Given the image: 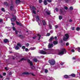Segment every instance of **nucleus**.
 <instances>
[{"label":"nucleus","instance_id":"nucleus-1","mask_svg":"<svg viewBox=\"0 0 80 80\" xmlns=\"http://www.w3.org/2000/svg\"><path fill=\"white\" fill-rule=\"evenodd\" d=\"M67 53V51L65 48H63L62 51H59V52L58 53V55H63L64 54H66Z\"/></svg>","mask_w":80,"mask_h":80},{"label":"nucleus","instance_id":"nucleus-2","mask_svg":"<svg viewBox=\"0 0 80 80\" xmlns=\"http://www.w3.org/2000/svg\"><path fill=\"white\" fill-rule=\"evenodd\" d=\"M48 62L51 65H54L55 64V60L54 59L49 60Z\"/></svg>","mask_w":80,"mask_h":80},{"label":"nucleus","instance_id":"nucleus-3","mask_svg":"<svg viewBox=\"0 0 80 80\" xmlns=\"http://www.w3.org/2000/svg\"><path fill=\"white\" fill-rule=\"evenodd\" d=\"M12 17L13 18H12L11 19V22H15L17 20V17H16L15 16H14L13 15L12 16Z\"/></svg>","mask_w":80,"mask_h":80},{"label":"nucleus","instance_id":"nucleus-4","mask_svg":"<svg viewBox=\"0 0 80 80\" xmlns=\"http://www.w3.org/2000/svg\"><path fill=\"white\" fill-rule=\"evenodd\" d=\"M22 74V75H31V74L32 75V76H35V75H34L32 73V72H29V73L28 72H23Z\"/></svg>","mask_w":80,"mask_h":80},{"label":"nucleus","instance_id":"nucleus-5","mask_svg":"<svg viewBox=\"0 0 80 80\" xmlns=\"http://www.w3.org/2000/svg\"><path fill=\"white\" fill-rule=\"evenodd\" d=\"M22 47V45L20 44V43H18L17 46L15 47V49L16 50H19V47Z\"/></svg>","mask_w":80,"mask_h":80},{"label":"nucleus","instance_id":"nucleus-6","mask_svg":"<svg viewBox=\"0 0 80 80\" xmlns=\"http://www.w3.org/2000/svg\"><path fill=\"white\" fill-rule=\"evenodd\" d=\"M27 62L29 63L30 66H33V63L30 60V59H28L27 60Z\"/></svg>","mask_w":80,"mask_h":80},{"label":"nucleus","instance_id":"nucleus-7","mask_svg":"<svg viewBox=\"0 0 80 80\" xmlns=\"http://www.w3.org/2000/svg\"><path fill=\"white\" fill-rule=\"evenodd\" d=\"M18 37L19 38H21V39H23V38H25V37L23 36V35H22L20 34L18 35Z\"/></svg>","mask_w":80,"mask_h":80},{"label":"nucleus","instance_id":"nucleus-8","mask_svg":"<svg viewBox=\"0 0 80 80\" xmlns=\"http://www.w3.org/2000/svg\"><path fill=\"white\" fill-rule=\"evenodd\" d=\"M40 53H41V54H42L43 55H45L47 54V52L43 50H42L40 51Z\"/></svg>","mask_w":80,"mask_h":80},{"label":"nucleus","instance_id":"nucleus-9","mask_svg":"<svg viewBox=\"0 0 80 80\" xmlns=\"http://www.w3.org/2000/svg\"><path fill=\"white\" fill-rule=\"evenodd\" d=\"M53 47V44H50V43H49L48 45V48H52Z\"/></svg>","mask_w":80,"mask_h":80},{"label":"nucleus","instance_id":"nucleus-10","mask_svg":"<svg viewBox=\"0 0 80 80\" xmlns=\"http://www.w3.org/2000/svg\"><path fill=\"white\" fill-rule=\"evenodd\" d=\"M16 23L17 25H19V26H22V24L21 23H20L19 22L16 21Z\"/></svg>","mask_w":80,"mask_h":80},{"label":"nucleus","instance_id":"nucleus-11","mask_svg":"<svg viewBox=\"0 0 80 80\" xmlns=\"http://www.w3.org/2000/svg\"><path fill=\"white\" fill-rule=\"evenodd\" d=\"M4 43H8L9 42V40L7 39H5L3 40Z\"/></svg>","mask_w":80,"mask_h":80},{"label":"nucleus","instance_id":"nucleus-12","mask_svg":"<svg viewBox=\"0 0 80 80\" xmlns=\"http://www.w3.org/2000/svg\"><path fill=\"white\" fill-rule=\"evenodd\" d=\"M54 37L53 36H52L50 37V39H49V40L50 42H52V41L54 39Z\"/></svg>","mask_w":80,"mask_h":80},{"label":"nucleus","instance_id":"nucleus-13","mask_svg":"<svg viewBox=\"0 0 80 80\" xmlns=\"http://www.w3.org/2000/svg\"><path fill=\"white\" fill-rule=\"evenodd\" d=\"M68 39V38L64 37L63 38V40L65 42H67Z\"/></svg>","mask_w":80,"mask_h":80},{"label":"nucleus","instance_id":"nucleus-14","mask_svg":"<svg viewBox=\"0 0 80 80\" xmlns=\"http://www.w3.org/2000/svg\"><path fill=\"white\" fill-rule=\"evenodd\" d=\"M10 9L11 11H12L13 9H14V6H11L10 7Z\"/></svg>","mask_w":80,"mask_h":80},{"label":"nucleus","instance_id":"nucleus-15","mask_svg":"<svg viewBox=\"0 0 80 80\" xmlns=\"http://www.w3.org/2000/svg\"><path fill=\"white\" fill-rule=\"evenodd\" d=\"M44 4L45 5H47V4H48V2H47V0H44Z\"/></svg>","mask_w":80,"mask_h":80},{"label":"nucleus","instance_id":"nucleus-16","mask_svg":"<svg viewBox=\"0 0 80 80\" xmlns=\"http://www.w3.org/2000/svg\"><path fill=\"white\" fill-rule=\"evenodd\" d=\"M36 18L37 22H38V21H39V20H40V18H39V16H36Z\"/></svg>","mask_w":80,"mask_h":80},{"label":"nucleus","instance_id":"nucleus-17","mask_svg":"<svg viewBox=\"0 0 80 80\" xmlns=\"http://www.w3.org/2000/svg\"><path fill=\"white\" fill-rule=\"evenodd\" d=\"M63 10H64V9L63 8L60 9V11L61 14H63Z\"/></svg>","mask_w":80,"mask_h":80},{"label":"nucleus","instance_id":"nucleus-18","mask_svg":"<svg viewBox=\"0 0 80 80\" xmlns=\"http://www.w3.org/2000/svg\"><path fill=\"white\" fill-rule=\"evenodd\" d=\"M53 43L54 45H57V44H58V42L57 41H54Z\"/></svg>","mask_w":80,"mask_h":80},{"label":"nucleus","instance_id":"nucleus-19","mask_svg":"<svg viewBox=\"0 0 80 80\" xmlns=\"http://www.w3.org/2000/svg\"><path fill=\"white\" fill-rule=\"evenodd\" d=\"M65 36L66 38H69V35H68V33L65 34Z\"/></svg>","mask_w":80,"mask_h":80},{"label":"nucleus","instance_id":"nucleus-20","mask_svg":"<svg viewBox=\"0 0 80 80\" xmlns=\"http://www.w3.org/2000/svg\"><path fill=\"white\" fill-rule=\"evenodd\" d=\"M42 22L43 23V25H46L47 23H46V21H45L43 20Z\"/></svg>","mask_w":80,"mask_h":80},{"label":"nucleus","instance_id":"nucleus-21","mask_svg":"<svg viewBox=\"0 0 80 80\" xmlns=\"http://www.w3.org/2000/svg\"><path fill=\"white\" fill-rule=\"evenodd\" d=\"M38 36L39 37H38L39 38L38 39V40H40V38H41V35L39 34H38Z\"/></svg>","mask_w":80,"mask_h":80},{"label":"nucleus","instance_id":"nucleus-22","mask_svg":"<svg viewBox=\"0 0 80 80\" xmlns=\"http://www.w3.org/2000/svg\"><path fill=\"white\" fill-rule=\"evenodd\" d=\"M33 60L34 62H37L38 61V60L36 58H34Z\"/></svg>","mask_w":80,"mask_h":80},{"label":"nucleus","instance_id":"nucleus-23","mask_svg":"<svg viewBox=\"0 0 80 80\" xmlns=\"http://www.w3.org/2000/svg\"><path fill=\"white\" fill-rule=\"evenodd\" d=\"M71 75L72 77H75V76H76V75L75 74H71Z\"/></svg>","mask_w":80,"mask_h":80},{"label":"nucleus","instance_id":"nucleus-24","mask_svg":"<svg viewBox=\"0 0 80 80\" xmlns=\"http://www.w3.org/2000/svg\"><path fill=\"white\" fill-rule=\"evenodd\" d=\"M64 0V1L66 3H68L70 1V0Z\"/></svg>","mask_w":80,"mask_h":80},{"label":"nucleus","instance_id":"nucleus-25","mask_svg":"<svg viewBox=\"0 0 80 80\" xmlns=\"http://www.w3.org/2000/svg\"><path fill=\"white\" fill-rule=\"evenodd\" d=\"M64 77L65 78H68V76L66 75L64 76Z\"/></svg>","mask_w":80,"mask_h":80},{"label":"nucleus","instance_id":"nucleus-26","mask_svg":"<svg viewBox=\"0 0 80 80\" xmlns=\"http://www.w3.org/2000/svg\"><path fill=\"white\" fill-rule=\"evenodd\" d=\"M59 20H62V16H59Z\"/></svg>","mask_w":80,"mask_h":80},{"label":"nucleus","instance_id":"nucleus-27","mask_svg":"<svg viewBox=\"0 0 80 80\" xmlns=\"http://www.w3.org/2000/svg\"><path fill=\"white\" fill-rule=\"evenodd\" d=\"M21 2V1H20V2L18 1H17V0H16V4H17L18 3H20Z\"/></svg>","mask_w":80,"mask_h":80},{"label":"nucleus","instance_id":"nucleus-28","mask_svg":"<svg viewBox=\"0 0 80 80\" xmlns=\"http://www.w3.org/2000/svg\"><path fill=\"white\" fill-rule=\"evenodd\" d=\"M69 9L71 10H73V7H72V6H71L69 8Z\"/></svg>","mask_w":80,"mask_h":80},{"label":"nucleus","instance_id":"nucleus-29","mask_svg":"<svg viewBox=\"0 0 80 80\" xmlns=\"http://www.w3.org/2000/svg\"><path fill=\"white\" fill-rule=\"evenodd\" d=\"M2 11V12H5V9H4V8H2L1 9Z\"/></svg>","mask_w":80,"mask_h":80},{"label":"nucleus","instance_id":"nucleus-30","mask_svg":"<svg viewBox=\"0 0 80 80\" xmlns=\"http://www.w3.org/2000/svg\"><path fill=\"white\" fill-rule=\"evenodd\" d=\"M35 48H36L34 47V48H31V49L32 50H35Z\"/></svg>","mask_w":80,"mask_h":80},{"label":"nucleus","instance_id":"nucleus-31","mask_svg":"<svg viewBox=\"0 0 80 80\" xmlns=\"http://www.w3.org/2000/svg\"><path fill=\"white\" fill-rule=\"evenodd\" d=\"M31 69H32V70H34V69H35V67H34V66H33L31 67Z\"/></svg>","mask_w":80,"mask_h":80},{"label":"nucleus","instance_id":"nucleus-32","mask_svg":"<svg viewBox=\"0 0 80 80\" xmlns=\"http://www.w3.org/2000/svg\"><path fill=\"white\" fill-rule=\"evenodd\" d=\"M80 27H78L76 28V30H77V31H79V30H80Z\"/></svg>","mask_w":80,"mask_h":80},{"label":"nucleus","instance_id":"nucleus-33","mask_svg":"<svg viewBox=\"0 0 80 80\" xmlns=\"http://www.w3.org/2000/svg\"><path fill=\"white\" fill-rule=\"evenodd\" d=\"M12 29L13 30H14V31H15L16 30V28L15 27L13 26L12 27Z\"/></svg>","mask_w":80,"mask_h":80},{"label":"nucleus","instance_id":"nucleus-34","mask_svg":"<svg viewBox=\"0 0 80 80\" xmlns=\"http://www.w3.org/2000/svg\"><path fill=\"white\" fill-rule=\"evenodd\" d=\"M47 1L48 3H51V2H52V0H47Z\"/></svg>","mask_w":80,"mask_h":80},{"label":"nucleus","instance_id":"nucleus-35","mask_svg":"<svg viewBox=\"0 0 80 80\" xmlns=\"http://www.w3.org/2000/svg\"><path fill=\"white\" fill-rule=\"evenodd\" d=\"M78 51L79 52H80V47H78Z\"/></svg>","mask_w":80,"mask_h":80},{"label":"nucleus","instance_id":"nucleus-36","mask_svg":"<svg viewBox=\"0 0 80 80\" xmlns=\"http://www.w3.org/2000/svg\"><path fill=\"white\" fill-rule=\"evenodd\" d=\"M46 13H47V14H48V15H50V13L48 12L47 11H46Z\"/></svg>","mask_w":80,"mask_h":80},{"label":"nucleus","instance_id":"nucleus-37","mask_svg":"<svg viewBox=\"0 0 80 80\" xmlns=\"http://www.w3.org/2000/svg\"><path fill=\"white\" fill-rule=\"evenodd\" d=\"M22 49H25V46H23L22 47Z\"/></svg>","mask_w":80,"mask_h":80},{"label":"nucleus","instance_id":"nucleus-38","mask_svg":"<svg viewBox=\"0 0 80 80\" xmlns=\"http://www.w3.org/2000/svg\"><path fill=\"white\" fill-rule=\"evenodd\" d=\"M42 2V0H39V3H41Z\"/></svg>","mask_w":80,"mask_h":80},{"label":"nucleus","instance_id":"nucleus-39","mask_svg":"<svg viewBox=\"0 0 80 80\" xmlns=\"http://www.w3.org/2000/svg\"><path fill=\"white\" fill-rule=\"evenodd\" d=\"M49 26L50 29H51V28H52V26L50 24H49Z\"/></svg>","mask_w":80,"mask_h":80},{"label":"nucleus","instance_id":"nucleus-40","mask_svg":"<svg viewBox=\"0 0 80 80\" xmlns=\"http://www.w3.org/2000/svg\"><path fill=\"white\" fill-rule=\"evenodd\" d=\"M45 73H48V70L46 69L45 70Z\"/></svg>","mask_w":80,"mask_h":80},{"label":"nucleus","instance_id":"nucleus-41","mask_svg":"<svg viewBox=\"0 0 80 80\" xmlns=\"http://www.w3.org/2000/svg\"><path fill=\"white\" fill-rule=\"evenodd\" d=\"M32 13L34 14H36V12L34 10H32Z\"/></svg>","mask_w":80,"mask_h":80},{"label":"nucleus","instance_id":"nucleus-42","mask_svg":"<svg viewBox=\"0 0 80 80\" xmlns=\"http://www.w3.org/2000/svg\"><path fill=\"white\" fill-rule=\"evenodd\" d=\"M47 36H48H48H50V33H48L47 34H46Z\"/></svg>","mask_w":80,"mask_h":80},{"label":"nucleus","instance_id":"nucleus-43","mask_svg":"<svg viewBox=\"0 0 80 80\" xmlns=\"http://www.w3.org/2000/svg\"><path fill=\"white\" fill-rule=\"evenodd\" d=\"M11 6H14V5H13V2H12L11 3Z\"/></svg>","mask_w":80,"mask_h":80},{"label":"nucleus","instance_id":"nucleus-44","mask_svg":"<svg viewBox=\"0 0 80 80\" xmlns=\"http://www.w3.org/2000/svg\"><path fill=\"white\" fill-rule=\"evenodd\" d=\"M15 32L16 33V35L18 34V30H17L15 31Z\"/></svg>","mask_w":80,"mask_h":80},{"label":"nucleus","instance_id":"nucleus-45","mask_svg":"<svg viewBox=\"0 0 80 80\" xmlns=\"http://www.w3.org/2000/svg\"><path fill=\"white\" fill-rule=\"evenodd\" d=\"M66 46H68V45H69V43L68 42H66Z\"/></svg>","mask_w":80,"mask_h":80},{"label":"nucleus","instance_id":"nucleus-46","mask_svg":"<svg viewBox=\"0 0 80 80\" xmlns=\"http://www.w3.org/2000/svg\"><path fill=\"white\" fill-rule=\"evenodd\" d=\"M64 9H65V10H67L68 9V7L66 6H65L64 7Z\"/></svg>","mask_w":80,"mask_h":80},{"label":"nucleus","instance_id":"nucleus-47","mask_svg":"<svg viewBox=\"0 0 80 80\" xmlns=\"http://www.w3.org/2000/svg\"><path fill=\"white\" fill-rule=\"evenodd\" d=\"M3 22V19H0V23H1Z\"/></svg>","mask_w":80,"mask_h":80},{"label":"nucleus","instance_id":"nucleus-48","mask_svg":"<svg viewBox=\"0 0 80 80\" xmlns=\"http://www.w3.org/2000/svg\"><path fill=\"white\" fill-rule=\"evenodd\" d=\"M11 24L12 25V26H15V23L14 22H12L11 23Z\"/></svg>","mask_w":80,"mask_h":80},{"label":"nucleus","instance_id":"nucleus-49","mask_svg":"<svg viewBox=\"0 0 80 80\" xmlns=\"http://www.w3.org/2000/svg\"><path fill=\"white\" fill-rule=\"evenodd\" d=\"M72 28V30H75V27H73Z\"/></svg>","mask_w":80,"mask_h":80},{"label":"nucleus","instance_id":"nucleus-50","mask_svg":"<svg viewBox=\"0 0 80 80\" xmlns=\"http://www.w3.org/2000/svg\"><path fill=\"white\" fill-rule=\"evenodd\" d=\"M55 10L56 11V12H58V8H56Z\"/></svg>","mask_w":80,"mask_h":80},{"label":"nucleus","instance_id":"nucleus-51","mask_svg":"<svg viewBox=\"0 0 80 80\" xmlns=\"http://www.w3.org/2000/svg\"><path fill=\"white\" fill-rule=\"evenodd\" d=\"M25 50V51H26V52H27V51H28V48H26Z\"/></svg>","mask_w":80,"mask_h":80},{"label":"nucleus","instance_id":"nucleus-52","mask_svg":"<svg viewBox=\"0 0 80 80\" xmlns=\"http://www.w3.org/2000/svg\"><path fill=\"white\" fill-rule=\"evenodd\" d=\"M71 51L72 52H75V50L74 49H72L71 50Z\"/></svg>","mask_w":80,"mask_h":80},{"label":"nucleus","instance_id":"nucleus-53","mask_svg":"<svg viewBox=\"0 0 80 80\" xmlns=\"http://www.w3.org/2000/svg\"><path fill=\"white\" fill-rule=\"evenodd\" d=\"M32 9H33V10H36V8H35V7H32Z\"/></svg>","mask_w":80,"mask_h":80},{"label":"nucleus","instance_id":"nucleus-54","mask_svg":"<svg viewBox=\"0 0 80 80\" xmlns=\"http://www.w3.org/2000/svg\"><path fill=\"white\" fill-rule=\"evenodd\" d=\"M4 5H7V2H4Z\"/></svg>","mask_w":80,"mask_h":80},{"label":"nucleus","instance_id":"nucleus-55","mask_svg":"<svg viewBox=\"0 0 80 80\" xmlns=\"http://www.w3.org/2000/svg\"><path fill=\"white\" fill-rule=\"evenodd\" d=\"M26 46H27V47H28V46H29V43H27L26 44Z\"/></svg>","mask_w":80,"mask_h":80},{"label":"nucleus","instance_id":"nucleus-56","mask_svg":"<svg viewBox=\"0 0 80 80\" xmlns=\"http://www.w3.org/2000/svg\"><path fill=\"white\" fill-rule=\"evenodd\" d=\"M25 60V59L24 58H22L20 59V60L21 62H22V60Z\"/></svg>","mask_w":80,"mask_h":80},{"label":"nucleus","instance_id":"nucleus-57","mask_svg":"<svg viewBox=\"0 0 80 80\" xmlns=\"http://www.w3.org/2000/svg\"><path fill=\"white\" fill-rule=\"evenodd\" d=\"M6 73L5 72H4L3 73V75H4V76H5V75H6Z\"/></svg>","mask_w":80,"mask_h":80},{"label":"nucleus","instance_id":"nucleus-58","mask_svg":"<svg viewBox=\"0 0 80 80\" xmlns=\"http://www.w3.org/2000/svg\"><path fill=\"white\" fill-rule=\"evenodd\" d=\"M37 37L35 36L34 37H32V38H33V39H35L36 38V37Z\"/></svg>","mask_w":80,"mask_h":80},{"label":"nucleus","instance_id":"nucleus-59","mask_svg":"<svg viewBox=\"0 0 80 80\" xmlns=\"http://www.w3.org/2000/svg\"><path fill=\"white\" fill-rule=\"evenodd\" d=\"M72 59H73V60H75V57H73V58H72Z\"/></svg>","mask_w":80,"mask_h":80},{"label":"nucleus","instance_id":"nucleus-60","mask_svg":"<svg viewBox=\"0 0 80 80\" xmlns=\"http://www.w3.org/2000/svg\"><path fill=\"white\" fill-rule=\"evenodd\" d=\"M55 28H58V26L57 25H56L55 26Z\"/></svg>","mask_w":80,"mask_h":80},{"label":"nucleus","instance_id":"nucleus-61","mask_svg":"<svg viewBox=\"0 0 80 80\" xmlns=\"http://www.w3.org/2000/svg\"><path fill=\"white\" fill-rule=\"evenodd\" d=\"M72 22V19H70L69 20V22Z\"/></svg>","mask_w":80,"mask_h":80},{"label":"nucleus","instance_id":"nucleus-62","mask_svg":"<svg viewBox=\"0 0 80 80\" xmlns=\"http://www.w3.org/2000/svg\"><path fill=\"white\" fill-rule=\"evenodd\" d=\"M54 38H55L56 40V39H57V37H56V36H55V37H54Z\"/></svg>","mask_w":80,"mask_h":80},{"label":"nucleus","instance_id":"nucleus-63","mask_svg":"<svg viewBox=\"0 0 80 80\" xmlns=\"http://www.w3.org/2000/svg\"><path fill=\"white\" fill-rule=\"evenodd\" d=\"M0 78H3V76H2L1 75H0Z\"/></svg>","mask_w":80,"mask_h":80},{"label":"nucleus","instance_id":"nucleus-64","mask_svg":"<svg viewBox=\"0 0 80 80\" xmlns=\"http://www.w3.org/2000/svg\"><path fill=\"white\" fill-rule=\"evenodd\" d=\"M5 70H7V67H5Z\"/></svg>","mask_w":80,"mask_h":80}]
</instances>
